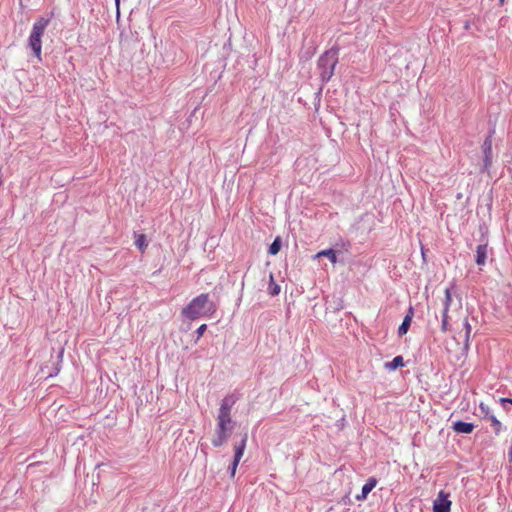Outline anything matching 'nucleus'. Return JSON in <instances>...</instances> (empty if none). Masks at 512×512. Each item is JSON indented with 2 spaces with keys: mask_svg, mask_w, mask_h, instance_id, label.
I'll use <instances>...</instances> for the list:
<instances>
[{
  "mask_svg": "<svg viewBox=\"0 0 512 512\" xmlns=\"http://www.w3.org/2000/svg\"><path fill=\"white\" fill-rule=\"evenodd\" d=\"M50 20L48 18L41 17L36 20L33 24L29 39L28 45L32 49L34 55L38 60H41V51H42V36L49 24Z\"/></svg>",
  "mask_w": 512,
  "mask_h": 512,
  "instance_id": "obj_3",
  "label": "nucleus"
},
{
  "mask_svg": "<svg viewBox=\"0 0 512 512\" xmlns=\"http://www.w3.org/2000/svg\"><path fill=\"white\" fill-rule=\"evenodd\" d=\"M452 301V295L450 289H445V299H444V308L442 311V323L441 330L442 332H446L448 330V310Z\"/></svg>",
  "mask_w": 512,
  "mask_h": 512,
  "instance_id": "obj_7",
  "label": "nucleus"
},
{
  "mask_svg": "<svg viewBox=\"0 0 512 512\" xmlns=\"http://www.w3.org/2000/svg\"><path fill=\"white\" fill-rule=\"evenodd\" d=\"M246 443H247V434H245L243 436L240 443L234 445V459H233L232 464L229 467L231 477H234V475L236 473L238 464H239L241 458L243 457V454H244V451L246 448Z\"/></svg>",
  "mask_w": 512,
  "mask_h": 512,
  "instance_id": "obj_5",
  "label": "nucleus"
},
{
  "mask_svg": "<svg viewBox=\"0 0 512 512\" xmlns=\"http://www.w3.org/2000/svg\"><path fill=\"white\" fill-rule=\"evenodd\" d=\"M338 62L335 52L327 51L318 60V67L321 70L322 81H329L334 74L335 66Z\"/></svg>",
  "mask_w": 512,
  "mask_h": 512,
  "instance_id": "obj_4",
  "label": "nucleus"
},
{
  "mask_svg": "<svg viewBox=\"0 0 512 512\" xmlns=\"http://www.w3.org/2000/svg\"><path fill=\"white\" fill-rule=\"evenodd\" d=\"M377 485V479L371 477L367 480V482L363 485L361 494L356 496L357 500H365L368 494L372 491V489Z\"/></svg>",
  "mask_w": 512,
  "mask_h": 512,
  "instance_id": "obj_10",
  "label": "nucleus"
},
{
  "mask_svg": "<svg viewBox=\"0 0 512 512\" xmlns=\"http://www.w3.org/2000/svg\"><path fill=\"white\" fill-rule=\"evenodd\" d=\"M500 5H503L505 3V0H499Z\"/></svg>",
  "mask_w": 512,
  "mask_h": 512,
  "instance_id": "obj_25",
  "label": "nucleus"
},
{
  "mask_svg": "<svg viewBox=\"0 0 512 512\" xmlns=\"http://www.w3.org/2000/svg\"><path fill=\"white\" fill-rule=\"evenodd\" d=\"M404 366V361L402 356H396L391 362L385 363V367L389 370H395L399 367Z\"/></svg>",
  "mask_w": 512,
  "mask_h": 512,
  "instance_id": "obj_16",
  "label": "nucleus"
},
{
  "mask_svg": "<svg viewBox=\"0 0 512 512\" xmlns=\"http://www.w3.org/2000/svg\"><path fill=\"white\" fill-rule=\"evenodd\" d=\"M135 238V245L141 252H144L148 247L146 236L144 234H135Z\"/></svg>",
  "mask_w": 512,
  "mask_h": 512,
  "instance_id": "obj_15",
  "label": "nucleus"
},
{
  "mask_svg": "<svg viewBox=\"0 0 512 512\" xmlns=\"http://www.w3.org/2000/svg\"><path fill=\"white\" fill-rule=\"evenodd\" d=\"M217 311V305L210 300L208 293H202L193 298L181 311L189 320L212 316Z\"/></svg>",
  "mask_w": 512,
  "mask_h": 512,
  "instance_id": "obj_2",
  "label": "nucleus"
},
{
  "mask_svg": "<svg viewBox=\"0 0 512 512\" xmlns=\"http://www.w3.org/2000/svg\"><path fill=\"white\" fill-rule=\"evenodd\" d=\"M453 430L457 433L469 434L474 430V425L472 423L458 421L454 423Z\"/></svg>",
  "mask_w": 512,
  "mask_h": 512,
  "instance_id": "obj_11",
  "label": "nucleus"
},
{
  "mask_svg": "<svg viewBox=\"0 0 512 512\" xmlns=\"http://www.w3.org/2000/svg\"><path fill=\"white\" fill-rule=\"evenodd\" d=\"M451 501L449 500V494L444 491L438 493L437 498L433 503V512H450Z\"/></svg>",
  "mask_w": 512,
  "mask_h": 512,
  "instance_id": "obj_6",
  "label": "nucleus"
},
{
  "mask_svg": "<svg viewBox=\"0 0 512 512\" xmlns=\"http://www.w3.org/2000/svg\"><path fill=\"white\" fill-rule=\"evenodd\" d=\"M484 149V167L489 168L492 164V145L490 140H486L483 144Z\"/></svg>",
  "mask_w": 512,
  "mask_h": 512,
  "instance_id": "obj_12",
  "label": "nucleus"
},
{
  "mask_svg": "<svg viewBox=\"0 0 512 512\" xmlns=\"http://www.w3.org/2000/svg\"><path fill=\"white\" fill-rule=\"evenodd\" d=\"M320 257H327L332 264L337 263V253L334 249L321 250L313 256L314 259Z\"/></svg>",
  "mask_w": 512,
  "mask_h": 512,
  "instance_id": "obj_13",
  "label": "nucleus"
},
{
  "mask_svg": "<svg viewBox=\"0 0 512 512\" xmlns=\"http://www.w3.org/2000/svg\"><path fill=\"white\" fill-rule=\"evenodd\" d=\"M280 248H281V241L279 238H276L273 241V243L270 245L268 252L271 255H276L280 251Z\"/></svg>",
  "mask_w": 512,
  "mask_h": 512,
  "instance_id": "obj_17",
  "label": "nucleus"
},
{
  "mask_svg": "<svg viewBox=\"0 0 512 512\" xmlns=\"http://www.w3.org/2000/svg\"><path fill=\"white\" fill-rule=\"evenodd\" d=\"M117 14H119L120 0H115Z\"/></svg>",
  "mask_w": 512,
  "mask_h": 512,
  "instance_id": "obj_23",
  "label": "nucleus"
},
{
  "mask_svg": "<svg viewBox=\"0 0 512 512\" xmlns=\"http://www.w3.org/2000/svg\"><path fill=\"white\" fill-rule=\"evenodd\" d=\"M500 402L512 404V399L511 398H500Z\"/></svg>",
  "mask_w": 512,
  "mask_h": 512,
  "instance_id": "obj_22",
  "label": "nucleus"
},
{
  "mask_svg": "<svg viewBox=\"0 0 512 512\" xmlns=\"http://www.w3.org/2000/svg\"><path fill=\"white\" fill-rule=\"evenodd\" d=\"M413 316H414V311H413V308L410 307L408 309L406 316L404 317L402 324L398 328L399 336H403L408 332Z\"/></svg>",
  "mask_w": 512,
  "mask_h": 512,
  "instance_id": "obj_9",
  "label": "nucleus"
},
{
  "mask_svg": "<svg viewBox=\"0 0 512 512\" xmlns=\"http://www.w3.org/2000/svg\"><path fill=\"white\" fill-rule=\"evenodd\" d=\"M206 329H207V325H206V324H202V325H200V326L198 327V329H197V331H196L198 339H199L200 337H202V335L204 334V332L206 331Z\"/></svg>",
  "mask_w": 512,
  "mask_h": 512,
  "instance_id": "obj_21",
  "label": "nucleus"
},
{
  "mask_svg": "<svg viewBox=\"0 0 512 512\" xmlns=\"http://www.w3.org/2000/svg\"><path fill=\"white\" fill-rule=\"evenodd\" d=\"M488 256V244H480L476 248L475 261L477 265L484 266Z\"/></svg>",
  "mask_w": 512,
  "mask_h": 512,
  "instance_id": "obj_8",
  "label": "nucleus"
},
{
  "mask_svg": "<svg viewBox=\"0 0 512 512\" xmlns=\"http://www.w3.org/2000/svg\"><path fill=\"white\" fill-rule=\"evenodd\" d=\"M485 420L489 421L495 434L499 435L502 431V424L501 422L496 418L495 415L491 414L488 415V417L485 418Z\"/></svg>",
  "mask_w": 512,
  "mask_h": 512,
  "instance_id": "obj_14",
  "label": "nucleus"
},
{
  "mask_svg": "<svg viewBox=\"0 0 512 512\" xmlns=\"http://www.w3.org/2000/svg\"><path fill=\"white\" fill-rule=\"evenodd\" d=\"M509 455H510V461H512V449L510 450Z\"/></svg>",
  "mask_w": 512,
  "mask_h": 512,
  "instance_id": "obj_24",
  "label": "nucleus"
},
{
  "mask_svg": "<svg viewBox=\"0 0 512 512\" xmlns=\"http://www.w3.org/2000/svg\"><path fill=\"white\" fill-rule=\"evenodd\" d=\"M463 324H464V328H465L464 343H465V345H468L472 328H471V325L467 318L464 319Z\"/></svg>",
  "mask_w": 512,
  "mask_h": 512,
  "instance_id": "obj_18",
  "label": "nucleus"
},
{
  "mask_svg": "<svg viewBox=\"0 0 512 512\" xmlns=\"http://www.w3.org/2000/svg\"><path fill=\"white\" fill-rule=\"evenodd\" d=\"M235 402L236 400L232 395L226 396L221 402L216 418V436L212 439L214 447H221L226 443L234 429L235 422L232 420L231 410Z\"/></svg>",
  "mask_w": 512,
  "mask_h": 512,
  "instance_id": "obj_1",
  "label": "nucleus"
},
{
  "mask_svg": "<svg viewBox=\"0 0 512 512\" xmlns=\"http://www.w3.org/2000/svg\"><path fill=\"white\" fill-rule=\"evenodd\" d=\"M479 409H480V411H481V413H482V415H483V418H484V419H485L486 417H488V415H491V414H492V413H491V411H490L489 406H488L487 404L483 403V402H481V403L479 404Z\"/></svg>",
  "mask_w": 512,
  "mask_h": 512,
  "instance_id": "obj_20",
  "label": "nucleus"
},
{
  "mask_svg": "<svg viewBox=\"0 0 512 512\" xmlns=\"http://www.w3.org/2000/svg\"><path fill=\"white\" fill-rule=\"evenodd\" d=\"M270 294L271 295H278L280 293V286L273 281V275H270Z\"/></svg>",
  "mask_w": 512,
  "mask_h": 512,
  "instance_id": "obj_19",
  "label": "nucleus"
}]
</instances>
